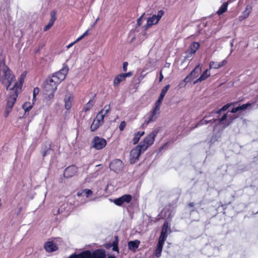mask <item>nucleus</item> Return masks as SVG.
Instances as JSON below:
<instances>
[{
  "instance_id": "f3484780",
  "label": "nucleus",
  "mask_w": 258,
  "mask_h": 258,
  "mask_svg": "<svg viewBox=\"0 0 258 258\" xmlns=\"http://www.w3.org/2000/svg\"><path fill=\"white\" fill-rule=\"evenodd\" d=\"M201 72L200 64L196 66L195 69L184 79L183 81L187 83L191 80L197 77Z\"/></svg>"
},
{
  "instance_id": "0eeeda50",
  "label": "nucleus",
  "mask_w": 258,
  "mask_h": 258,
  "mask_svg": "<svg viewBox=\"0 0 258 258\" xmlns=\"http://www.w3.org/2000/svg\"><path fill=\"white\" fill-rule=\"evenodd\" d=\"M68 71V67L67 65H63L61 70L55 73H54L51 76L53 78V81L56 82V83L59 84L65 79Z\"/></svg>"
},
{
  "instance_id": "20e7f679",
  "label": "nucleus",
  "mask_w": 258,
  "mask_h": 258,
  "mask_svg": "<svg viewBox=\"0 0 258 258\" xmlns=\"http://www.w3.org/2000/svg\"><path fill=\"white\" fill-rule=\"evenodd\" d=\"M75 258H105V251L103 249H97L91 252L89 250H85L79 254H73Z\"/></svg>"
},
{
  "instance_id": "f8f14e48",
  "label": "nucleus",
  "mask_w": 258,
  "mask_h": 258,
  "mask_svg": "<svg viewBox=\"0 0 258 258\" xmlns=\"http://www.w3.org/2000/svg\"><path fill=\"white\" fill-rule=\"evenodd\" d=\"M58 83L53 81V78L51 77L48 78L44 84V90L45 92L53 91L55 92L57 89Z\"/></svg>"
},
{
  "instance_id": "72a5a7b5",
  "label": "nucleus",
  "mask_w": 258,
  "mask_h": 258,
  "mask_svg": "<svg viewBox=\"0 0 258 258\" xmlns=\"http://www.w3.org/2000/svg\"><path fill=\"white\" fill-rule=\"evenodd\" d=\"M54 92L53 91L46 92L45 99L47 100H50L53 98Z\"/></svg>"
},
{
  "instance_id": "f704fd0d",
  "label": "nucleus",
  "mask_w": 258,
  "mask_h": 258,
  "mask_svg": "<svg viewBox=\"0 0 258 258\" xmlns=\"http://www.w3.org/2000/svg\"><path fill=\"white\" fill-rule=\"evenodd\" d=\"M112 250L117 251V252H119L117 237H116V240L112 242Z\"/></svg>"
},
{
  "instance_id": "2f4dec72",
  "label": "nucleus",
  "mask_w": 258,
  "mask_h": 258,
  "mask_svg": "<svg viewBox=\"0 0 258 258\" xmlns=\"http://www.w3.org/2000/svg\"><path fill=\"white\" fill-rule=\"evenodd\" d=\"M167 235H167V234H165L161 233L159 240H158V243L164 245V242L167 237Z\"/></svg>"
},
{
  "instance_id": "9b49d317",
  "label": "nucleus",
  "mask_w": 258,
  "mask_h": 258,
  "mask_svg": "<svg viewBox=\"0 0 258 258\" xmlns=\"http://www.w3.org/2000/svg\"><path fill=\"white\" fill-rule=\"evenodd\" d=\"M107 142L105 139L98 136L95 137L92 141V147L96 150H101L104 148Z\"/></svg>"
},
{
  "instance_id": "a18cd8bd",
  "label": "nucleus",
  "mask_w": 258,
  "mask_h": 258,
  "mask_svg": "<svg viewBox=\"0 0 258 258\" xmlns=\"http://www.w3.org/2000/svg\"><path fill=\"white\" fill-rule=\"evenodd\" d=\"M84 38V36H83L82 35L81 36H80L79 38H78L74 42L75 43H77V42H78L79 41L81 40L82 39H83Z\"/></svg>"
},
{
  "instance_id": "f03ea898",
  "label": "nucleus",
  "mask_w": 258,
  "mask_h": 258,
  "mask_svg": "<svg viewBox=\"0 0 258 258\" xmlns=\"http://www.w3.org/2000/svg\"><path fill=\"white\" fill-rule=\"evenodd\" d=\"M24 81V77L21 76L20 81L17 82L12 72L6 65L4 60L0 61V82L6 88L8 91L7 98L6 110L10 112L12 108L21 92Z\"/></svg>"
},
{
  "instance_id": "a878e982",
  "label": "nucleus",
  "mask_w": 258,
  "mask_h": 258,
  "mask_svg": "<svg viewBox=\"0 0 258 258\" xmlns=\"http://www.w3.org/2000/svg\"><path fill=\"white\" fill-rule=\"evenodd\" d=\"M170 232V225L167 222H165L163 224L161 233L168 235Z\"/></svg>"
},
{
  "instance_id": "37998d69",
  "label": "nucleus",
  "mask_w": 258,
  "mask_h": 258,
  "mask_svg": "<svg viewBox=\"0 0 258 258\" xmlns=\"http://www.w3.org/2000/svg\"><path fill=\"white\" fill-rule=\"evenodd\" d=\"M128 66V63L127 62H124L123 63V70L124 72L127 71V67Z\"/></svg>"
},
{
  "instance_id": "6e6552de",
  "label": "nucleus",
  "mask_w": 258,
  "mask_h": 258,
  "mask_svg": "<svg viewBox=\"0 0 258 258\" xmlns=\"http://www.w3.org/2000/svg\"><path fill=\"white\" fill-rule=\"evenodd\" d=\"M164 14V11L161 10L158 11L157 14L153 15L152 16L149 17L146 25V29L150 28L152 25L157 24Z\"/></svg>"
},
{
  "instance_id": "6ab92c4d",
  "label": "nucleus",
  "mask_w": 258,
  "mask_h": 258,
  "mask_svg": "<svg viewBox=\"0 0 258 258\" xmlns=\"http://www.w3.org/2000/svg\"><path fill=\"white\" fill-rule=\"evenodd\" d=\"M200 44L197 42H192L190 46L189 49L186 51V53L187 54V57H191L193 54H194L197 50L200 47Z\"/></svg>"
},
{
  "instance_id": "aec40b11",
  "label": "nucleus",
  "mask_w": 258,
  "mask_h": 258,
  "mask_svg": "<svg viewBox=\"0 0 258 258\" xmlns=\"http://www.w3.org/2000/svg\"><path fill=\"white\" fill-rule=\"evenodd\" d=\"M56 12L55 11L53 10L50 13V19L48 23L46 25L44 28V31H46L48 29H49L53 25L56 19Z\"/></svg>"
},
{
  "instance_id": "5701e85b",
  "label": "nucleus",
  "mask_w": 258,
  "mask_h": 258,
  "mask_svg": "<svg viewBox=\"0 0 258 258\" xmlns=\"http://www.w3.org/2000/svg\"><path fill=\"white\" fill-rule=\"evenodd\" d=\"M77 195L78 197L84 196L87 198H90L93 195V191L90 189L86 188L79 190L77 193Z\"/></svg>"
},
{
  "instance_id": "8fccbe9b",
  "label": "nucleus",
  "mask_w": 258,
  "mask_h": 258,
  "mask_svg": "<svg viewBox=\"0 0 258 258\" xmlns=\"http://www.w3.org/2000/svg\"><path fill=\"white\" fill-rule=\"evenodd\" d=\"M188 206H189V207H192L194 206V203H190L188 204Z\"/></svg>"
},
{
  "instance_id": "3c124183",
  "label": "nucleus",
  "mask_w": 258,
  "mask_h": 258,
  "mask_svg": "<svg viewBox=\"0 0 258 258\" xmlns=\"http://www.w3.org/2000/svg\"><path fill=\"white\" fill-rule=\"evenodd\" d=\"M107 258H116L114 255L109 256Z\"/></svg>"
},
{
  "instance_id": "dca6fc26",
  "label": "nucleus",
  "mask_w": 258,
  "mask_h": 258,
  "mask_svg": "<svg viewBox=\"0 0 258 258\" xmlns=\"http://www.w3.org/2000/svg\"><path fill=\"white\" fill-rule=\"evenodd\" d=\"M131 75V72L122 73L117 75L113 80V86L115 87L118 86L121 82L124 81L127 77H130Z\"/></svg>"
},
{
  "instance_id": "ea45409f",
  "label": "nucleus",
  "mask_w": 258,
  "mask_h": 258,
  "mask_svg": "<svg viewBox=\"0 0 258 258\" xmlns=\"http://www.w3.org/2000/svg\"><path fill=\"white\" fill-rule=\"evenodd\" d=\"M125 125V122L124 121H121L119 126L120 131H122L124 129Z\"/></svg>"
},
{
  "instance_id": "39448f33",
  "label": "nucleus",
  "mask_w": 258,
  "mask_h": 258,
  "mask_svg": "<svg viewBox=\"0 0 258 258\" xmlns=\"http://www.w3.org/2000/svg\"><path fill=\"white\" fill-rule=\"evenodd\" d=\"M158 130L156 129L146 137L144 140L139 145L142 147V150L146 151L148 147L151 146L154 142L155 138L157 135Z\"/></svg>"
},
{
  "instance_id": "49530a36",
  "label": "nucleus",
  "mask_w": 258,
  "mask_h": 258,
  "mask_svg": "<svg viewBox=\"0 0 258 258\" xmlns=\"http://www.w3.org/2000/svg\"><path fill=\"white\" fill-rule=\"evenodd\" d=\"M163 79V75L161 71L160 72V76H159V82H161Z\"/></svg>"
},
{
  "instance_id": "f257e3e1",
  "label": "nucleus",
  "mask_w": 258,
  "mask_h": 258,
  "mask_svg": "<svg viewBox=\"0 0 258 258\" xmlns=\"http://www.w3.org/2000/svg\"><path fill=\"white\" fill-rule=\"evenodd\" d=\"M230 105V104H227L223 106L220 110L211 112L208 116H206L196 125L195 127L207 124L212 121L215 122L217 120V118H218V123L214 128L215 135L213 136L210 141L211 143H214L220 138L222 131L227 127L234 119L237 117V115L235 113L238 111L242 110V106L239 105L234 107L231 111H227L226 113H223V111L227 110Z\"/></svg>"
},
{
  "instance_id": "b1692460",
  "label": "nucleus",
  "mask_w": 258,
  "mask_h": 258,
  "mask_svg": "<svg viewBox=\"0 0 258 258\" xmlns=\"http://www.w3.org/2000/svg\"><path fill=\"white\" fill-rule=\"evenodd\" d=\"M210 76V72L209 69H206L203 73L201 75V76L196 81L194 82V84H196L198 83L199 82H201L206 80L207 78H208Z\"/></svg>"
},
{
  "instance_id": "c9c22d12",
  "label": "nucleus",
  "mask_w": 258,
  "mask_h": 258,
  "mask_svg": "<svg viewBox=\"0 0 258 258\" xmlns=\"http://www.w3.org/2000/svg\"><path fill=\"white\" fill-rule=\"evenodd\" d=\"M32 108V105L30 102H26L23 105V108L25 112L29 111Z\"/></svg>"
},
{
  "instance_id": "2eb2a0df",
  "label": "nucleus",
  "mask_w": 258,
  "mask_h": 258,
  "mask_svg": "<svg viewBox=\"0 0 258 258\" xmlns=\"http://www.w3.org/2000/svg\"><path fill=\"white\" fill-rule=\"evenodd\" d=\"M123 165L122 161L119 159L113 160L110 164V168L115 172L122 170Z\"/></svg>"
},
{
  "instance_id": "09e8293b",
  "label": "nucleus",
  "mask_w": 258,
  "mask_h": 258,
  "mask_svg": "<svg viewBox=\"0 0 258 258\" xmlns=\"http://www.w3.org/2000/svg\"><path fill=\"white\" fill-rule=\"evenodd\" d=\"M88 30H87L82 34V35L84 36V37L88 34Z\"/></svg>"
},
{
  "instance_id": "c756f323",
  "label": "nucleus",
  "mask_w": 258,
  "mask_h": 258,
  "mask_svg": "<svg viewBox=\"0 0 258 258\" xmlns=\"http://www.w3.org/2000/svg\"><path fill=\"white\" fill-rule=\"evenodd\" d=\"M251 11L252 7L249 5H247L244 11L243 12V19L248 17Z\"/></svg>"
},
{
  "instance_id": "ddd939ff",
  "label": "nucleus",
  "mask_w": 258,
  "mask_h": 258,
  "mask_svg": "<svg viewBox=\"0 0 258 258\" xmlns=\"http://www.w3.org/2000/svg\"><path fill=\"white\" fill-rule=\"evenodd\" d=\"M74 99L73 94L70 92L67 91L63 97L64 105L66 110H69L71 108Z\"/></svg>"
},
{
  "instance_id": "a19ab883",
  "label": "nucleus",
  "mask_w": 258,
  "mask_h": 258,
  "mask_svg": "<svg viewBox=\"0 0 258 258\" xmlns=\"http://www.w3.org/2000/svg\"><path fill=\"white\" fill-rule=\"evenodd\" d=\"M50 151H51L50 147H49L47 150L44 151L42 152V155H43V156H45L47 154H49Z\"/></svg>"
},
{
  "instance_id": "473e14b6",
  "label": "nucleus",
  "mask_w": 258,
  "mask_h": 258,
  "mask_svg": "<svg viewBox=\"0 0 258 258\" xmlns=\"http://www.w3.org/2000/svg\"><path fill=\"white\" fill-rule=\"evenodd\" d=\"M164 97L160 95V96L155 104L154 107L160 110L161 103Z\"/></svg>"
},
{
  "instance_id": "4468645a",
  "label": "nucleus",
  "mask_w": 258,
  "mask_h": 258,
  "mask_svg": "<svg viewBox=\"0 0 258 258\" xmlns=\"http://www.w3.org/2000/svg\"><path fill=\"white\" fill-rule=\"evenodd\" d=\"M132 199V197L130 195H124L120 198L114 200V203L119 206H121L124 203H129Z\"/></svg>"
},
{
  "instance_id": "4be33fe9",
  "label": "nucleus",
  "mask_w": 258,
  "mask_h": 258,
  "mask_svg": "<svg viewBox=\"0 0 258 258\" xmlns=\"http://www.w3.org/2000/svg\"><path fill=\"white\" fill-rule=\"evenodd\" d=\"M140 244V241L139 240L128 241L127 243L128 248L132 251L135 252L138 248Z\"/></svg>"
},
{
  "instance_id": "1a4fd4ad",
  "label": "nucleus",
  "mask_w": 258,
  "mask_h": 258,
  "mask_svg": "<svg viewBox=\"0 0 258 258\" xmlns=\"http://www.w3.org/2000/svg\"><path fill=\"white\" fill-rule=\"evenodd\" d=\"M61 241L60 238H56L54 240L48 241L45 243L44 247L46 251L49 252H53L57 250L59 242Z\"/></svg>"
},
{
  "instance_id": "9d476101",
  "label": "nucleus",
  "mask_w": 258,
  "mask_h": 258,
  "mask_svg": "<svg viewBox=\"0 0 258 258\" xmlns=\"http://www.w3.org/2000/svg\"><path fill=\"white\" fill-rule=\"evenodd\" d=\"M145 151L142 150V147L140 145H138L133 149L130 152V162L132 164L134 163L139 158L141 153Z\"/></svg>"
},
{
  "instance_id": "c85d7f7f",
  "label": "nucleus",
  "mask_w": 258,
  "mask_h": 258,
  "mask_svg": "<svg viewBox=\"0 0 258 258\" xmlns=\"http://www.w3.org/2000/svg\"><path fill=\"white\" fill-rule=\"evenodd\" d=\"M163 245L158 243L156 249L155 251V255L156 257H159L161 255Z\"/></svg>"
},
{
  "instance_id": "c03bdc74",
  "label": "nucleus",
  "mask_w": 258,
  "mask_h": 258,
  "mask_svg": "<svg viewBox=\"0 0 258 258\" xmlns=\"http://www.w3.org/2000/svg\"><path fill=\"white\" fill-rule=\"evenodd\" d=\"M84 38V36H83L82 35L81 36H80L79 38H78L74 42L75 43H77V42H78L79 41L81 40L82 39H83Z\"/></svg>"
},
{
  "instance_id": "603ef678",
  "label": "nucleus",
  "mask_w": 258,
  "mask_h": 258,
  "mask_svg": "<svg viewBox=\"0 0 258 258\" xmlns=\"http://www.w3.org/2000/svg\"><path fill=\"white\" fill-rule=\"evenodd\" d=\"M70 258H75V257H74V255H73V254H72V255H71L70 256Z\"/></svg>"
},
{
  "instance_id": "bb28decb",
  "label": "nucleus",
  "mask_w": 258,
  "mask_h": 258,
  "mask_svg": "<svg viewBox=\"0 0 258 258\" xmlns=\"http://www.w3.org/2000/svg\"><path fill=\"white\" fill-rule=\"evenodd\" d=\"M144 133H145L144 131H142V132L139 131V132H137V133H135L134 137V138L133 140L134 144H136L139 142L140 139L141 138V137L142 136H143Z\"/></svg>"
},
{
  "instance_id": "393cba45",
  "label": "nucleus",
  "mask_w": 258,
  "mask_h": 258,
  "mask_svg": "<svg viewBox=\"0 0 258 258\" xmlns=\"http://www.w3.org/2000/svg\"><path fill=\"white\" fill-rule=\"evenodd\" d=\"M258 107V104H256V102H252L251 103H247L246 104H243V111L245 110L247 108L249 109H256Z\"/></svg>"
},
{
  "instance_id": "de8ad7c7",
  "label": "nucleus",
  "mask_w": 258,
  "mask_h": 258,
  "mask_svg": "<svg viewBox=\"0 0 258 258\" xmlns=\"http://www.w3.org/2000/svg\"><path fill=\"white\" fill-rule=\"evenodd\" d=\"M75 44V42H73L72 43H71L70 44H69L67 46V48L69 49L70 48H71V47H72L74 44Z\"/></svg>"
},
{
  "instance_id": "4c0bfd02",
  "label": "nucleus",
  "mask_w": 258,
  "mask_h": 258,
  "mask_svg": "<svg viewBox=\"0 0 258 258\" xmlns=\"http://www.w3.org/2000/svg\"><path fill=\"white\" fill-rule=\"evenodd\" d=\"M62 206L63 207L60 208V209H58L56 211H53V214H59L61 212H62L63 210H64V209L66 208V206H65V205L63 204L62 205Z\"/></svg>"
},
{
  "instance_id": "cd10ccee",
  "label": "nucleus",
  "mask_w": 258,
  "mask_h": 258,
  "mask_svg": "<svg viewBox=\"0 0 258 258\" xmlns=\"http://www.w3.org/2000/svg\"><path fill=\"white\" fill-rule=\"evenodd\" d=\"M228 3H224L219 8V10L217 11V14L219 15H221L225 13L228 7Z\"/></svg>"
},
{
  "instance_id": "a211bd4d",
  "label": "nucleus",
  "mask_w": 258,
  "mask_h": 258,
  "mask_svg": "<svg viewBox=\"0 0 258 258\" xmlns=\"http://www.w3.org/2000/svg\"><path fill=\"white\" fill-rule=\"evenodd\" d=\"M78 172V168L75 165L67 167L64 171V176L69 178L74 176Z\"/></svg>"
},
{
  "instance_id": "412c9836",
  "label": "nucleus",
  "mask_w": 258,
  "mask_h": 258,
  "mask_svg": "<svg viewBox=\"0 0 258 258\" xmlns=\"http://www.w3.org/2000/svg\"><path fill=\"white\" fill-rule=\"evenodd\" d=\"M227 63L226 59L223 60L221 62H216L212 61L209 63L210 69H218L220 68L225 66Z\"/></svg>"
},
{
  "instance_id": "58836bf2",
  "label": "nucleus",
  "mask_w": 258,
  "mask_h": 258,
  "mask_svg": "<svg viewBox=\"0 0 258 258\" xmlns=\"http://www.w3.org/2000/svg\"><path fill=\"white\" fill-rule=\"evenodd\" d=\"M38 93H39V89L38 88H35L33 90V101L35 99V97H36V95H38Z\"/></svg>"
},
{
  "instance_id": "864d4df0",
  "label": "nucleus",
  "mask_w": 258,
  "mask_h": 258,
  "mask_svg": "<svg viewBox=\"0 0 258 258\" xmlns=\"http://www.w3.org/2000/svg\"><path fill=\"white\" fill-rule=\"evenodd\" d=\"M98 20H99V18H98L96 19V21H95V24H96V23H97V22L98 21Z\"/></svg>"
},
{
  "instance_id": "79ce46f5",
  "label": "nucleus",
  "mask_w": 258,
  "mask_h": 258,
  "mask_svg": "<svg viewBox=\"0 0 258 258\" xmlns=\"http://www.w3.org/2000/svg\"><path fill=\"white\" fill-rule=\"evenodd\" d=\"M144 16V14H143L141 16H140L137 20V23L140 26L142 24V20Z\"/></svg>"
},
{
  "instance_id": "e433bc0d",
  "label": "nucleus",
  "mask_w": 258,
  "mask_h": 258,
  "mask_svg": "<svg viewBox=\"0 0 258 258\" xmlns=\"http://www.w3.org/2000/svg\"><path fill=\"white\" fill-rule=\"evenodd\" d=\"M170 88V85H166L161 90V92L160 93V95L165 96L166 93Z\"/></svg>"
},
{
  "instance_id": "7ed1b4c3",
  "label": "nucleus",
  "mask_w": 258,
  "mask_h": 258,
  "mask_svg": "<svg viewBox=\"0 0 258 258\" xmlns=\"http://www.w3.org/2000/svg\"><path fill=\"white\" fill-rule=\"evenodd\" d=\"M110 109L109 105H105L103 109L98 113L90 126V130L92 132L95 131L103 124L104 117L108 114Z\"/></svg>"
},
{
  "instance_id": "423d86ee",
  "label": "nucleus",
  "mask_w": 258,
  "mask_h": 258,
  "mask_svg": "<svg viewBox=\"0 0 258 258\" xmlns=\"http://www.w3.org/2000/svg\"><path fill=\"white\" fill-rule=\"evenodd\" d=\"M160 113V110L154 107L153 109L149 112L145 117V120L142 124L143 127L147 126L150 122L156 120Z\"/></svg>"
},
{
  "instance_id": "7c9ffc66",
  "label": "nucleus",
  "mask_w": 258,
  "mask_h": 258,
  "mask_svg": "<svg viewBox=\"0 0 258 258\" xmlns=\"http://www.w3.org/2000/svg\"><path fill=\"white\" fill-rule=\"evenodd\" d=\"M94 104V102L93 99H91L84 107L85 111L87 112V111L91 109L93 106Z\"/></svg>"
}]
</instances>
